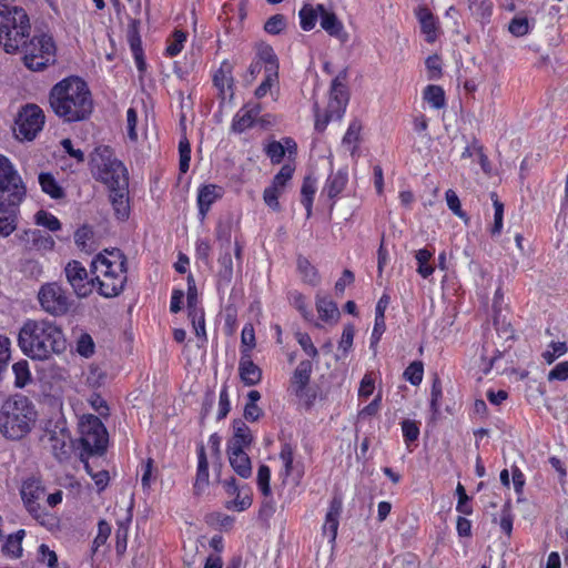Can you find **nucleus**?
<instances>
[{
	"label": "nucleus",
	"mask_w": 568,
	"mask_h": 568,
	"mask_svg": "<svg viewBox=\"0 0 568 568\" xmlns=\"http://www.w3.org/2000/svg\"><path fill=\"white\" fill-rule=\"evenodd\" d=\"M53 113L64 122L88 119L93 111V99L88 83L77 75H70L55 83L49 92Z\"/></svg>",
	"instance_id": "1"
},
{
	"label": "nucleus",
	"mask_w": 568,
	"mask_h": 568,
	"mask_svg": "<svg viewBox=\"0 0 568 568\" xmlns=\"http://www.w3.org/2000/svg\"><path fill=\"white\" fill-rule=\"evenodd\" d=\"M18 345L32 359L45 361L67 349V339L59 325L48 320H28L18 334Z\"/></svg>",
	"instance_id": "2"
},
{
	"label": "nucleus",
	"mask_w": 568,
	"mask_h": 568,
	"mask_svg": "<svg viewBox=\"0 0 568 568\" xmlns=\"http://www.w3.org/2000/svg\"><path fill=\"white\" fill-rule=\"evenodd\" d=\"M90 272L93 275L94 287L101 296H119L128 281L126 257L119 248L104 250L93 258Z\"/></svg>",
	"instance_id": "3"
},
{
	"label": "nucleus",
	"mask_w": 568,
	"mask_h": 568,
	"mask_svg": "<svg viewBox=\"0 0 568 568\" xmlns=\"http://www.w3.org/2000/svg\"><path fill=\"white\" fill-rule=\"evenodd\" d=\"M24 196L21 178L8 159H0V236L7 237L17 229V210Z\"/></svg>",
	"instance_id": "4"
},
{
	"label": "nucleus",
	"mask_w": 568,
	"mask_h": 568,
	"mask_svg": "<svg viewBox=\"0 0 568 568\" xmlns=\"http://www.w3.org/2000/svg\"><path fill=\"white\" fill-rule=\"evenodd\" d=\"M37 419L31 400L20 394L9 397L0 408V433L9 439H21L30 433Z\"/></svg>",
	"instance_id": "5"
},
{
	"label": "nucleus",
	"mask_w": 568,
	"mask_h": 568,
	"mask_svg": "<svg viewBox=\"0 0 568 568\" xmlns=\"http://www.w3.org/2000/svg\"><path fill=\"white\" fill-rule=\"evenodd\" d=\"M30 20L22 8H13L0 24V45L7 53L23 50L30 37Z\"/></svg>",
	"instance_id": "6"
},
{
	"label": "nucleus",
	"mask_w": 568,
	"mask_h": 568,
	"mask_svg": "<svg viewBox=\"0 0 568 568\" xmlns=\"http://www.w3.org/2000/svg\"><path fill=\"white\" fill-rule=\"evenodd\" d=\"M24 65L31 71H42L55 62L57 48L52 37L34 36L23 48Z\"/></svg>",
	"instance_id": "7"
},
{
	"label": "nucleus",
	"mask_w": 568,
	"mask_h": 568,
	"mask_svg": "<svg viewBox=\"0 0 568 568\" xmlns=\"http://www.w3.org/2000/svg\"><path fill=\"white\" fill-rule=\"evenodd\" d=\"M95 176L109 189L124 185L129 182L126 169L121 161L115 159L112 153L105 149L93 160Z\"/></svg>",
	"instance_id": "8"
},
{
	"label": "nucleus",
	"mask_w": 568,
	"mask_h": 568,
	"mask_svg": "<svg viewBox=\"0 0 568 568\" xmlns=\"http://www.w3.org/2000/svg\"><path fill=\"white\" fill-rule=\"evenodd\" d=\"M42 310L52 316H62L69 312L73 301L70 294L57 282L43 284L38 293Z\"/></svg>",
	"instance_id": "9"
},
{
	"label": "nucleus",
	"mask_w": 568,
	"mask_h": 568,
	"mask_svg": "<svg viewBox=\"0 0 568 568\" xmlns=\"http://www.w3.org/2000/svg\"><path fill=\"white\" fill-rule=\"evenodd\" d=\"M81 444L83 449L93 454H103L108 444L106 429L98 416L84 415L80 422Z\"/></svg>",
	"instance_id": "10"
},
{
	"label": "nucleus",
	"mask_w": 568,
	"mask_h": 568,
	"mask_svg": "<svg viewBox=\"0 0 568 568\" xmlns=\"http://www.w3.org/2000/svg\"><path fill=\"white\" fill-rule=\"evenodd\" d=\"M313 365L310 361H301L293 372L288 392L294 395L298 402L310 408L317 396L314 388L310 386Z\"/></svg>",
	"instance_id": "11"
},
{
	"label": "nucleus",
	"mask_w": 568,
	"mask_h": 568,
	"mask_svg": "<svg viewBox=\"0 0 568 568\" xmlns=\"http://www.w3.org/2000/svg\"><path fill=\"white\" fill-rule=\"evenodd\" d=\"M44 124V114L37 104H28L19 113L17 120V136L24 140H33L42 130Z\"/></svg>",
	"instance_id": "12"
},
{
	"label": "nucleus",
	"mask_w": 568,
	"mask_h": 568,
	"mask_svg": "<svg viewBox=\"0 0 568 568\" xmlns=\"http://www.w3.org/2000/svg\"><path fill=\"white\" fill-rule=\"evenodd\" d=\"M64 275L78 297L83 298L92 293L93 276L89 278L87 268L79 261H70L64 267Z\"/></svg>",
	"instance_id": "13"
},
{
	"label": "nucleus",
	"mask_w": 568,
	"mask_h": 568,
	"mask_svg": "<svg viewBox=\"0 0 568 568\" xmlns=\"http://www.w3.org/2000/svg\"><path fill=\"white\" fill-rule=\"evenodd\" d=\"M261 112L262 105L260 103H246L234 115L232 121V131L235 133H243L247 129L253 128Z\"/></svg>",
	"instance_id": "14"
},
{
	"label": "nucleus",
	"mask_w": 568,
	"mask_h": 568,
	"mask_svg": "<svg viewBox=\"0 0 568 568\" xmlns=\"http://www.w3.org/2000/svg\"><path fill=\"white\" fill-rule=\"evenodd\" d=\"M239 375L246 386H255L262 381V369L252 361L251 353L247 349L241 351Z\"/></svg>",
	"instance_id": "15"
},
{
	"label": "nucleus",
	"mask_w": 568,
	"mask_h": 568,
	"mask_svg": "<svg viewBox=\"0 0 568 568\" xmlns=\"http://www.w3.org/2000/svg\"><path fill=\"white\" fill-rule=\"evenodd\" d=\"M343 503L339 497H334L325 516V521L322 527L323 536L327 537L328 542L334 545L339 526V516L342 513Z\"/></svg>",
	"instance_id": "16"
},
{
	"label": "nucleus",
	"mask_w": 568,
	"mask_h": 568,
	"mask_svg": "<svg viewBox=\"0 0 568 568\" xmlns=\"http://www.w3.org/2000/svg\"><path fill=\"white\" fill-rule=\"evenodd\" d=\"M265 153L273 164H280L285 154L293 158L297 153V144L292 138H284L281 141H271L265 146Z\"/></svg>",
	"instance_id": "17"
},
{
	"label": "nucleus",
	"mask_w": 568,
	"mask_h": 568,
	"mask_svg": "<svg viewBox=\"0 0 568 568\" xmlns=\"http://www.w3.org/2000/svg\"><path fill=\"white\" fill-rule=\"evenodd\" d=\"M321 27L331 36L341 42H346L348 34L343 23L338 20L334 12H328L323 4H318Z\"/></svg>",
	"instance_id": "18"
},
{
	"label": "nucleus",
	"mask_w": 568,
	"mask_h": 568,
	"mask_svg": "<svg viewBox=\"0 0 568 568\" xmlns=\"http://www.w3.org/2000/svg\"><path fill=\"white\" fill-rule=\"evenodd\" d=\"M416 17L420 24V31L428 43H434L439 34L438 21L430 10L426 7H418Z\"/></svg>",
	"instance_id": "19"
},
{
	"label": "nucleus",
	"mask_w": 568,
	"mask_h": 568,
	"mask_svg": "<svg viewBox=\"0 0 568 568\" xmlns=\"http://www.w3.org/2000/svg\"><path fill=\"white\" fill-rule=\"evenodd\" d=\"M253 443V435L245 422H233V436L227 443V449L246 450Z\"/></svg>",
	"instance_id": "20"
},
{
	"label": "nucleus",
	"mask_w": 568,
	"mask_h": 568,
	"mask_svg": "<svg viewBox=\"0 0 568 568\" xmlns=\"http://www.w3.org/2000/svg\"><path fill=\"white\" fill-rule=\"evenodd\" d=\"M129 182L123 186L119 185L110 190V201L114 210V214L120 220H126L130 215L129 204Z\"/></svg>",
	"instance_id": "21"
},
{
	"label": "nucleus",
	"mask_w": 568,
	"mask_h": 568,
	"mask_svg": "<svg viewBox=\"0 0 568 568\" xmlns=\"http://www.w3.org/2000/svg\"><path fill=\"white\" fill-rule=\"evenodd\" d=\"M140 20L131 19L128 28V42L130 44L131 51L133 53L136 67L140 71H143L145 68V62L143 59V50H142V41L139 33Z\"/></svg>",
	"instance_id": "22"
},
{
	"label": "nucleus",
	"mask_w": 568,
	"mask_h": 568,
	"mask_svg": "<svg viewBox=\"0 0 568 568\" xmlns=\"http://www.w3.org/2000/svg\"><path fill=\"white\" fill-rule=\"evenodd\" d=\"M197 468L193 485L194 494L201 495L209 485V462L203 444L197 446Z\"/></svg>",
	"instance_id": "23"
},
{
	"label": "nucleus",
	"mask_w": 568,
	"mask_h": 568,
	"mask_svg": "<svg viewBox=\"0 0 568 568\" xmlns=\"http://www.w3.org/2000/svg\"><path fill=\"white\" fill-rule=\"evenodd\" d=\"M223 190L221 186L209 184L204 185L199 190L197 193V205L199 212L202 219L205 217L211 205L220 197H222Z\"/></svg>",
	"instance_id": "24"
},
{
	"label": "nucleus",
	"mask_w": 568,
	"mask_h": 568,
	"mask_svg": "<svg viewBox=\"0 0 568 568\" xmlns=\"http://www.w3.org/2000/svg\"><path fill=\"white\" fill-rule=\"evenodd\" d=\"M21 240L26 241L30 248L39 251H50L54 246V240L41 230H28L21 235Z\"/></svg>",
	"instance_id": "25"
},
{
	"label": "nucleus",
	"mask_w": 568,
	"mask_h": 568,
	"mask_svg": "<svg viewBox=\"0 0 568 568\" xmlns=\"http://www.w3.org/2000/svg\"><path fill=\"white\" fill-rule=\"evenodd\" d=\"M227 455L231 467L240 477H251L252 463L246 450L227 449Z\"/></svg>",
	"instance_id": "26"
},
{
	"label": "nucleus",
	"mask_w": 568,
	"mask_h": 568,
	"mask_svg": "<svg viewBox=\"0 0 568 568\" xmlns=\"http://www.w3.org/2000/svg\"><path fill=\"white\" fill-rule=\"evenodd\" d=\"M50 448L54 457L62 462L68 458L70 453V436L64 430L53 432L49 436Z\"/></svg>",
	"instance_id": "27"
},
{
	"label": "nucleus",
	"mask_w": 568,
	"mask_h": 568,
	"mask_svg": "<svg viewBox=\"0 0 568 568\" xmlns=\"http://www.w3.org/2000/svg\"><path fill=\"white\" fill-rule=\"evenodd\" d=\"M256 60L261 61L265 73L278 75V59L271 45L265 43L260 44L257 47Z\"/></svg>",
	"instance_id": "28"
},
{
	"label": "nucleus",
	"mask_w": 568,
	"mask_h": 568,
	"mask_svg": "<svg viewBox=\"0 0 568 568\" xmlns=\"http://www.w3.org/2000/svg\"><path fill=\"white\" fill-rule=\"evenodd\" d=\"M219 281L229 285L233 278V260L231 256V247H225L219 257Z\"/></svg>",
	"instance_id": "29"
},
{
	"label": "nucleus",
	"mask_w": 568,
	"mask_h": 568,
	"mask_svg": "<svg viewBox=\"0 0 568 568\" xmlns=\"http://www.w3.org/2000/svg\"><path fill=\"white\" fill-rule=\"evenodd\" d=\"M347 183V173L344 171H337L328 176L324 191L328 197H336L345 189Z\"/></svg>",
	"instance_id": "30"
},
{
	"label": "nucleus",
	"mask_w": 568,
	"mask_h": 568,
	"mask_svg": "<svg viewBox=\"0 0 568 568\" xmlns=\"http://www.w3.org/2000/svg\"><path fill=\"white\" fill-rule=\"evenodd\" d=\"M214 85L219 89L221 95H225L226 90H232L233 78L231 65L224 62L213 77Z\"/></svg>",
	"instance_id": "31"
},
{
	"label": "nucleus",
	"mask_w": 568,
	"mask_h": 568,
	"mask_svg": "<svg viewBox=\"0 0 568 568\" xmlns=\"http://www.w3.org/2000/svg\"><path fill=\"white\" fill-rule=\"evenodd\" d=\"M261 399L258 390H250L247 393V402L244 407V418L248 422H256L263 415V410L258 407L257 402Z\"/></svg>",
	"instance_id": "32"
},
{
	"label": "nucleus",
	"mask_w": 568,
	"mask_h": 568,
	"mask_svg": "<svg viewBox=\"0 0 568 568\" xmlns=\"http://www.w3.org/2000/svg\"><path fill=\"white\" fill-rule=\"evenodd\" d=\"M21 497L23 501H37L45 498V490L39 481L34 479L26 480L21 488Z\"/></svg>",
	"instance_id": "33"
},
{
	"label": "nucleus",
	"mask_w": 568,
	"mask_h": 568,
	"mask_svg": "<svg viewBox=\"0 0 568 568\" xmlns=\"http://www.w3.org/2000/svg\"><path fill=\"white\" fill-rule=\"evenodd\" d=\"M316 192V181L311 176H306L303 181L301 195H302V204L306 210V215L310 217L312 215V206H313V197Z\"/></svg>",
	"instance_id": "34"
},
{
	"label": "nucleus",
	"mask_w": 568,
	"mask_h": 568,
	"mask_svg": "<svg viewBox=\"0 0 568 568\" xmlns=\"http://www.w3.org/2000/svg\"><path fill=\"white\" fill-rule=\"evenodd\" d=\"M316 307L323 321H336L339 317L337 305L326 297H317Z\"/></svg>",
	"instance_id": "35"
},
{
	"label": "nucleus",
	"mask_w": 568,
	"mask_h": 568,
	"mask_svg": "<svg viewBox=\"0 0 568 568\" xmlns=\"http://www.w3.org/2000/svg\"><path fill=\"white\" fill-rule=\"evenodd\" d=\"M297 270L306 283L313 286L320 283L317 270L306 257L300 256L297 258Z\"/></svg>",
	"instance_id": "36"
},
{
	"label": "nucleus",
	"mask_w": 568,
	"mask_h": 568,
	"mask_svg": "<svg viewBox=\"0 0 568 568\" xmlns=\"http://www.w3.org/2000/svg\"><path fill=\"white\" fill-rule=\"evenodd\" d=\"M39 183L42 191L52 199H61L64 194L62 187L59 186L55 179L50 173H41L39 175Z\"/></svg>",
	"instance_id": "37"
},
{
	"label": "nucleus",
	"mask_w": 568,
	"mask_h": 568,
	"mask_svg": "<svg viewBox=\"0 0 568 568\" xmlns=\"http://www.w3.org/2000/svg\"><path fill=\"white\" fill-rule=\"evenodd\" d=\"M318 16H320L318 4L316 7L305 4L300 10L301 28L304 31L312 30L316 24Z\"/></svg>",
	"instance_id": "38"
},
{
	"label": "nucleus",
	"mask_w": 568,
	"mask_h": 568,
	"mask_svg": "<svg viewBox=\"0 0 568 568\" xmlns=\"http://www.w3.org/2000/svg\"><path fill=\"white\" fill-rule=\"evenodd\" d=\"M424 99L435 109L445 106V92L439 85H427L424 90Z\"/></svg>",
	"instance_id": "39"
},
{
	"label": "nucleus",
	"mask_w": 568,
	"mask_h": 568,
	"mask_svg": "<svg viewBox=\"0 0 568 568\" xmlns=\"http://www.w3.org/2000/svg\"><path fill=\"white\" fill-rule=\"evenodd\" d=\"M24 536V530H18L16 534L10 535L2 547V551L13 558H18L22 554L21 541Z\"/></svg>",
	"instance_id": "40"
},
{
	"label": "nucleus",
	"mask_w": 568,
	"mask_h": 568,
	"mask_svg": "<svg viewBox=\"0 0 568 568\" xmlns=\"http://www.w3.org/2000/svg\"><path fill=\"white\" fill-rule=\"evenodd\" d=\"M92 237H93V231L88 225L81 226L74 233V242H75L77 246L80 250L85 251V252H90L93 250Z\"/></svg>",
	"instance_id": "41"
},
{
	"label": "nucleus",
	"mask_w": 568,
	"mask_h": 568,
	"mask_svg": "<svg viewBox=\"0 0 568 568\" xmlns=\"http://www.w3.org/2000/svg\"><path fill=\"white\" fill-rule=\"evenodd\" d=\"M361 130L362 124L355 120L349 123L348 129L343 138V145L346 146L352 153L356 149Z\"/></svg>",
	"instance_id": "42"
},
{
	"label": "nucleus",
	"mask_w": 568,
	"mask_h": 568,
	"mask_svg": "<svg viewBox=\"0 0 568 568\" xmlns=\"http://www.w3.org/2000/svg\"><path fill=\"white\" fill-rule=\"evenodd\" d=\"M415 257L418 263V274L424 278L430 276L434 273V267L428 265V261L432 257V252L426 248H422L416 252Z\"/></svg>",
	"instance_id": "43"
},
{
	"label": "nucleus",
	"mask_w": 568,
	"mask_h": 568,
	"mask_svg": "<svg viewBox=\"0 0 568 568\" xmlns=\"http://www.w3.org/2000/svg\"><path fill=\"white\" fill-rule=\"evenodd\" d=\"M12 371L16 377L14 385L17 387H24L30 381V371L27 361H20L13 364Z\"/></svg>",
	"instance_id": "44"
},
{
	"label": "nucleus",
	"mask_w": 568,
	"mask_h": 568,
	"mask_svg": "<svg viewBox=\"0 0 568 568\" xmlns=\"http://www.w3.org/2000/svg\"><path fill=\"white\" fill-rule=\"evenodd\" d=\"M493 205L495 209L494 225L491 227V235L500 234L503 230V216H504V204L499 201L497 194L493 192L490 194Z\"/></svg>",
	"instance_id": "45"
},
{
	"label": "nucleus",
	"mask_w": 568,
	"mask_h": 568,
	"mask_svg": "<svg viewBox=\"0 0 568 568\" xmlns=\"http://www.w3.org/2000/svg\"><path fill=\"white\" fill-rule=\"evenodd\" d=\"M424 375V366L422 362H413L408 365V367L404 371V378L408 381L412 385H419L423 381Z\"/></svg>",
	"instance_id": "46"
},
{
	"label": "nucleus",
	"mask_w": 568,
	"mask_h": 568,
	"mask_svg": "<svg viewBox=\"0 0 568 568\" xmlns=\"http://www.w3.org/2000/svg\"><path fill=\"white\" fill-rule=\"evenodd\" d=\"M280 459L282 460L284 466L282 476H284V478H287L293 471L294 449L291 446V444L285 443L282 445L280 452Z\"/></svg>",
	"instance_id": "47"
},
{
	"label": "nucleus",
	"mask_w": 568,
	"mask_h": 568,
	"mask_svg": "<svg viewBox=\"0 0 568 568\" xmlns=\"http://www.w3.org/2000/svg\"><path fill=\"white\" fill-rule=\"evenodd\" d=\"M550 349L542 353V358L547 364L554 363L558 357L565 355L568 351L565 342H551L549 345Z\"/></svg>",
	"instance_id": "48"
},
{
	"label": "nucleus",
	"mask_w": 568,
	"mask_h": 568,
	"mask_svg": "<svg viewBox=\"0 0 568 568\" xmlns=\"http://www.w3.org/2000/svg\"><path fill=\"white\" fill-rule=\"evenodd\" d=\"M185 41L186 33L181 30H175L166 47V54L170 57L178 55L182 51Z\"/></svg>",
	"instance_id": "49"
},
{
	"label": "nucleus",
	"mask_w": 568,
	"mask_h": 568,
	"mask_svg": "<svg viewBox=\"0 0 568 568\" xmlns=\"http://www.w3.org/2000/svg\"><path fill=\"white\" fill-rule=\"evenodd\" d=\"M186 301H187L189 315H191L193 311H195V312L196 311H203L202 308H200L197 306V304H199L197 288H196V285H195L194 277L191 274L187 276V296H186Z\"/></svg>",
	"instance_id": "50"
},
{
	"label": "nucleus",
	"mask_w": 568,
	"mask_h": 568,
	"mask_svg": "<svg viewBox=\"0 0 568 568\" xmlns=\"http://www.w3.org/2000/svg\"><path fill=\"white\" fill-rule=\"evenodd\" d=\"M270 479H271V469L266 465H261L257 470V486L263 494V496L268 497L271 496V487H270Z\"/></svg>",
	"instance_id": "51"
},
{
	"label": "nucleus",
	"mask_w": 568,
	"mask_h": 568,
	"mask_svg": "<svg viewBox=\"0 0 568 568\" xmlns=\"http://www.w3.org/2000/svg\"><path fill=\"white\" fill-rule=\"evenodd\" d=\"M180 163L179 168L181 173H186L190 168L191 161V145L186 138L180 140L179 143Z\"/></svg>",
	"instance_id": "52"
},
{
	"label": "nucleus",
	"mask_w": 568,
	"mask_h": 568,
	"mask_svg": "<svg viewBox=\"0 0 568 568\" xmlns=\"http://www.w3.org/2000/svg\"><path fill=\"white\" fill-rule=\"evenodd\" d=\"M189 318L192 322L195 335L206 342L204 311H193Z\"/></svg>",
	"instance_id": "53"
},
{
	"label": "nucleus",
	"mask_w": 568,
	"mask_h": 568,
	"mask_svg": "<svg viewBox=\"0 0 568 568\" xmlns=\"http://www.w3.org/2000/svg\"><path fill=\"white\" fill-rule=\"evenodd\" d=\"M36 221L37 224L42 225L52 232L58 231L61 227L60 221L53 214L45 211H39L36 214Z\"/></svg>",
	"instance_id": "54"
},
{
	"label": "nucleus",
	"mask_w": 568,
	"mask_h": 568,
	"mask_svg": "<svg viewBox=\"0 0 568 568\" xmlns=\"http://www.w3.org/2000/svg\"><path fill=\"white\" fill-rule=\"evenodd\" d=\"M508 30L515 37H523L529 32V21L526 17L517 16L509 22Z\"/></svg>",
	"instance_id": "55"
},
{
	"label": "nucleus",
	"mask_w": 568,
	"mask_h": 568,
	"mask_svg": "<svg viewBox=\"0 0 568 568\" xmlns=\"http://www.w3.org/2000/svg\"><path fill=\"white\" fill-rule=\"evenodd\" d=\"M286 27V18L283 14H274L267 19L264 24V30L270 34H278Z\"/></svg>",
	"instance_id": "56"
},
{
	"label": "nucleus",
	"mask_w": 568,
	"mask_h": 568,
	"mask_svg": "<svg viewBox=\"0 0 568 568\" xmlns=\"http://www.w3.org/2000/svg\"><path fill=\"white\" fill-rule=\"evenodd\" d=\"M293 173L294 168L291 164L283 165L280 172L274 176L271 185L283 192L284 186L292 179Z\"/></svg>",
	"instance_id": "57"
},
{
	"label": "nucleus",
	"mask_w": 568,
	"mask_h": 568,
	"mask_svg": "<svg viewBox=\"0 0 568 568\" xmlns=\"http://www.w3.org/2000/svg\"><path fill=\"white\" fill-rule=\"evenodd\" d=\"M77 352L85 358L93 355L94 342L89 334L84 333L80 335L77 341Z\"/></svg>",
	"instance_id": "58"
},
{
	"label": "nucleus",
	"mask_w": 568,
	"mask_h": 568,
	"mask_svg": "<svg viewBox=\"0 0 568 568\" xmlns=\"http://www.w3.org/2000/svg\"><path fill=\"white\" fill-rule=\"evenodd\" d=\"M329 101L348 103V93L338 78L334 79L332 82Z\"/></svg>",
	"instance_id": "59"
},
{
	"label": "nucleus",
	"mask_w": 568,
	"mask_h": 568,
	"mask_svg": "<svg viewBox=\"0 0 568 568\" xmlns=\"http://www.w3.org/2000/svg\"><path fill=\"white\" fill-rule=\"evenodd\" d=\"M456 493L458 495V503L456 506V510L464 515H470L473 513V508L469 505V497L466 494V490L460 483H458V485L456 487Z\"/></svg>",
	"instance_id": "60"
},
{
	"label": "nucleus",
	"mask_w": 568,
	"mask_h": 568,
	"mask_svg": "<svg viewBox=\"0 0 568 568\" xmlns=\"http://www.w3.org/2000/svg\"><path fill=\"white\" fill-rule=\"evenodd\" d=\"M402 430L405 442L412 443L418 439L419 427L415 420L405 419L402 422Z\"/></svg>",
	"instance_id": "61"
},
{
	"label": "nucleus",
	"mask_w": 568,
	"mask_h": 568,
	"mask_svg": "<svg viewBox=\"0 0 568 568\" xmlns=\"http://www.w3.org/2000/svg\"><path fill=\"white\" fill-rule=\"evenodd\" d=\"M111 534V527L105 520L98 523V535L93 540V551H97L99 547L104 545Z\"/></svg>",
	"instance_id": "62"
},
{
	"label": "nucleus",
	"mask_w": 568,
	"mask_h": 568,
	"mask_svg": "<svg viewBox=\"0 0 568 568\" xmlns=\"http://www.w3.org/2000/svg\"><path fill=\"white\" fill-rule=\"evenodd\" d=\"M295 337L298 342V344L301 345V347L303 348V351L308 355L311 356L312 358H315L317 357L318 355V351L317 348L314 346L313 342H312V338L311 336L307 334V333H301V332H297L295 334Z\"/></svg>",
	"instance_id": "63"
},
{
	"label": "nucleus",
	"mask_w": 568,
	"mask_h": 568,
	"mask_svg": "<svg viewBox=\"0 0 568 568\" xmlns=\"http://www.w3.org/2000/svg\"><path fill=\"white\" fill-rule=\"evenodd\" d=\"M40 561L47 564L49 568L58 567L57 554L49 548V546L41 544L39 547Z\"/></svg>",
	"instance_id": "64"
}]
</instances>
